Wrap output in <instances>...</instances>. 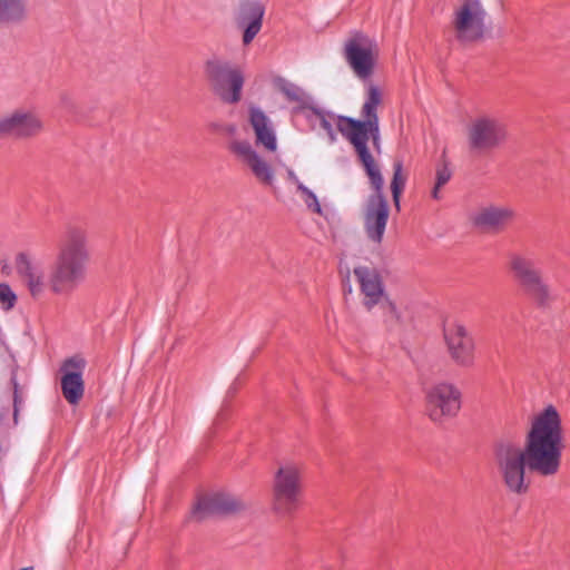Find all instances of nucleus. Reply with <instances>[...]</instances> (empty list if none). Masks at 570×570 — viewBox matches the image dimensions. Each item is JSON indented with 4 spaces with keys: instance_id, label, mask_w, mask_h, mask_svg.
<instances>
[{
    "instance_id": "1",
    "label": "nucleus",
    "mask_w": 570,
    "mask_h": 570,
    "mask_svg": "<svg viewBox=\"0 0 570 570\" xmlns=\"http://www.w3.org/2000/svg\"><path fill=\"white\" fill-rule=\"evenodd\" d=\"M89 259L86 230L72 227L68 229L48 276L42 266L27 252L16 255L14 265L31 296H41L46 292L55 296H69L86 279Z\"/></svg>"
},
{
    "instance_id": "2",
    "label": "nucleus",
    "mask_w": 570,
    "mask_h": 570,
    "mask_svg": "<svg viewBox=\"0 0 570 570\" xmlns=\"http://www.w3.org/2000/svg\"><path fill=\"white\" fill-rule=\"evenodd\" d=\"M528 466L542 474L553 475L560 466L562 423L558 410L547 405L533 414L527 432Z\"/></svg>"
},
{
    "instance_id": "3",
    "label": "nucleus",
    "mask_w": 570,
    "mask_h": 570,
    "mask_svg": "<svg viewBox=\"0 0 570 570\" xmlns=\"http://www.w3.org/2000/svg\"><path fill=\"white\" fill-rule=\"evenodd\" d=\"M364 168L374 188V194L367 198L364 205L363 228L367 240L379 246L383 242L390 216L389 205L383 195L384 180L375 161Z\"/></svg>"
},
{
    "instance_id": "4",
    "label": "nucleus",
    "mask_w": 570,
    "mask_h": 570,
    "mask_svg": "<svg viewBox=\"0 0 570 570\" xmlns=\"http://www.w3.org/2000/svg\"><path fill=\"white\" fill-rule=\"evenodd\" d=\"M303 466L292 460L276 464L272 476L273 509L287 514L298 504L302 494Z\"/></svg>"
},
{
    "instance_id": "5",
    "label": "nucleus",
    "mask_w": 570,
    "mask_h": 570,
    "mask_svg": "<svg viewBox=\"0 0 570 570\" xmlns=\"http://www.w3.org/2000/svg\"><path fill=\"white\" fill-rule=\"evenodd\" d=\"M494 458L499 475L508 491L514 494L525 493L529 487L525 480L528 449L511 441H503L497 445Z\"/></svg>"
},
{
    "instance_id": "6",
    "label": "nucleus",
    "mask_w": 570,
    "mask_h": 570,
    "mask_svg": "<svg viewBox=\"0 0 570 570\" xmlns=\"http://www.w3.org/2000/svg\"><path fill=\"white\" fill-rule=\"evenodd\" d=\"M384 101V88L374 82H364L363 102L360 110V119L354 118V125L364 146L372 140L373 147L381 153V135L379 108Z\"/></svg>"
},
{
    "instance_id": "7",
    "label": "nucleus",
    "mask_w": 570,
    "mask_h": 570,
    "mask_svg": "<svg viewBox=\"0 0 570 570\" xmlns=\"http://www.w3.org/2000/svg\"><path fill=\"white\" fill-rule=\"evenodd\" d=\"M424 400L426 415L436 424H443L456 417L462 406L460 389L448 381L430 385L425 390Z\"/></svg>"
},
{
    "instance_id": "8",
    "label": "nucleus",
    "mask_w": 570,
    "mask_h": 570,
    "mask_svg": "<svg viewBox=\"0 0 570 570\" xmlns=\"http://www.w3.org/2000/svg\"><path fill=\"white\" fill-rule=\"evenodd\" d=\"M304 112L306 118L314 126L318 125L327 132L331 141L336 140L335 130H338L355 148L364 167L374 163V158L372 157L368 147L364 146L361 141L354 125V118L323 112L315 109H304Z\"/></svg>"
},
{
    "instance_id": "9",
    "label": "nucleus",
    "mask_w": 570,
    "mask_h": 570,
    "mask_svg": "<svg viewBox=\"0 0 570 570\" xmlns=\"http://www.w3.org/2000/svg\"><path fill=\"white\" fill-rule=\"evenodd\" d=\"M379 53L375 39L361 32L353 33L344 45V55L351 69L364 82L372 81Z\"/></svg>"
},
{
    "instance_id": "10",
    "label": "nucleus",
    "mask_w": 570,
    "mask_h": 570,
    "mask_svg": "<svg viewBox=\"0 0 570 570\" xmlns=\"http://www.w3.org/2000/svg\"><path fill=\"white\" fill-rule=\"evenodd\" d=\"M507 139V124L494 115H480L472 119L468 127L469 147L476 153L495 149Z\"/></svg>"
},
{
    "instance_id": "11",
    "label": "nucleus",
    "mask_w": 570,
    "mask_h": 570,
    "mask_svg": "<svg viewBox=\"0 0 570 570\" xmlns=\"http://www.w3.org/2000/svg\"><path fill=\"white\" fill-rule=\"evenodd\" d=\"M487 11L481 0H461L453 12V27L461 41L472 42L485 33Z\"/></svg>"
},
{
    "instance_id": "12",
    "label": "nucleus",
    "mask_w": 570,
    "mask_h": 570,
    "mask_svg": "<svg viewBox=\"0 0 570 570\" xmlns=\"http://www.w3.org/2000/svg\"><path fill=\"white\" fill-rule=\"evenodd\" d=\"M443 341L450 360L456 366L472 368L475 365V342L462 322L453 321L445 324Z\"/></svg>"
},
{
    "instance_id": "13",
    "label": "nucleus",
    "mask_w": 570,
    "mask_h": 570,
    "mask_svg": "<svg viewBox=\"0 0 570 570\" xmlns=\"http://www.w3.org/2000/svg\"><path fill=\"white\" fill-rule=\"evenodd\" d=\"M43 130L40 116L28 108H16L0 117V137L31 138Z\"/></svg>"
},
{
    "instance_id": "14",
    "label": "nucleus",
    "mask_w": 570,
    "mask_h": 570,
    "mask_svg": "<svg viewBox=\"0 0 570 570\" xmlns=\"http://www.w3.org/2000/svg\"><path fill=\"white\" fill-rule=\"evenodd\" d=\"M509 267L513 277L537 301L543 303L549 298V287L530 258L519 253H512L509 256Z\"/></svg>"
},
{
    "instance_id": "15",
    "label": "nucleus",
    "mask_w": 570,
    "mask_h": 570,
    "mask_svg": "<svg viewBox=\"0 0 570 570\" xmlns=\"http://www.w3.org/2000/svg\"><path fill=\"white\" fill-rule=\"evenodd\" d=\"M228 150L254 177L264 185L274 184V170L267 160L246 139L234 138L228 142Z\"/></svg>"
},
{
    "instance_id": "16",
    "label": "nucleus",
    "mask_w": 570,
    "mask_h": 570,
    "mask_svg": "<svg viewBox=\"0 0 570 570\" xmlns=\"http://www.w3.org/2000/svg\"><path fill=\"white\" fill-rule=\"evenodd\" d=\"M363 295V305L367 311L383 305L386 293L383 281L376 269L366 266H357L353 271Z\"/></svg>"
},
{
    "instance_id": "17",
    "label": "nucleus",
    "mask_w": 570,
    "mask_h": 570,
    "mask_svg": "<svg viewBox=\"0 0 570 570\" xmlns=\"http://www.w3.org/2000/svg\"><path fill=\"white\" fill-rule=\"evenodd\" d=\"M248 121L255 137V145L269 154L278 151L276 129L271 118L256 106L248 109Z\"/></svg>"
},
{
    "instance_id": "18",
    "label": "nucleus",
    "mask_w": 570,
    "mask_h": 570,
    "mask_svg": "<svg viewBox=\"0 0 570 570\" xmlns=\"http://www.w3.org/2000/svg\"><path fill=\"white\" fill-rule=\"evenodd\" d=\"M205 76L213 91H223V83L225 80H229L235 90L243 88L244 77L240 70L233 68L230 63L218 57H212L205 62Z\"/></svg>"
},
{
    "instance_id": "19",
    "label": "nucleus",
    "mask_w": 570,
    "mask_h": 570,
    "mask_svg": "<svg viewBox=\"0 0 570 570\" xmlns=\"http://www.w3.org/2000/svg\"><path fill=\"white\" fill-rule=\"evenodd\" d=\"M245 508L244 502L229 493H215L197 501L193 509V515L204 519L212 513H232Z\"/></svg>"
},
{
    "instance_id": "20",
    "label": "nucleus",
    "mask_w": 570,
    "mask_h": 570,
    "mask_svg": "<svg viewBox=\"0 0 570 570\" xmlns=\"http://www.w3.org/2000/svg\"><path fill=\"white\" fill-rule=\"evenodd\" d=\"M514 218L509 206L488 205L479 208L472 216L475 226L487 229H500Z\"/></svg>"
},
{
    "instance_id": "21",
    "label": "nucleus",
    "mask_w": 570,
    "mask_h": 570,
    "mask_svg": "<svg viewBox=\"0 0 570 570\" xmlns=\"http://www.w3.org/2000/svg\"><path fill=\"white\" fill-rule=\"evenodd\" d=\"M27 16L26 0H0V26L20 23Z\"/></svg>"
},
{
    "instance_id": "22",
    "label": "nucleus",
    "mask_w": 570,
    "mask_h": 570,
    "mask_svg": "<svg viewBox=\"0 0 570 570\" xmlns=\"http://www.w3.org/2000/svg\"><path fill=\"white\" fill-rule=\"evenodd\" d=\"M61 390L70 404H77L85 390L81 373H65L61 377Z\"/></svg>"
},
{
    "instance_id": "23",
    "label": "nucleus",
    "mask_w": 570,
    "mask_h": 570,
    "mask_svg": "<svg viewBox=\"0 0 570 570\" xmlns=\"http://www.w3.org/2000/svg\"><path fill=\"white\" fill-rule=\"evenodd\" d=\"M264 6L257 0H245L240 4L238 24L263 23Z\"/></svg>"
},
{
    "instance_id": "24",
    "label": "nucleus",
    "mask_w": 570,
    "mask_h": 570,
    "mask_svg": "<svg viewBox=\"0 0 570 570\" xmlns=\"http://www.w3.org/2000/svg\"><path fill=\"white\" fill-rule=\"evenodd\" d=\"M275 85H276L277 89L291 102L298 104L299 106H305L309 100V96L303 88H301L299 86L284 79V78H278L275 81Z\"/></svg>"
},
{
    "instance_id": "25",
    "label": "nucleus",
    "mask_w": 570,
    "mask_h": 570,
    "mask_svg": "<svg viewBox=\"0 0 570 570\" xmlns=\"http://www.w3.org/2000/svg\"><path fill=\"white\" fill-rule=\"evenodd\" d=\"M452 177V169L446 161H441L435 167V178L431 190V197L434 200L441 199V189Z\"/></svg>"
},
{
    "instance_id": "26",
    "label": "nucleus",
    "mask_w": 570,
    "mask_h": 570,
    "mask_svg": "<svg viewBox=\"0 0 570 570\" xmlns=\"http://www.w3.org/2000/svg\"><path fill=\"white\" fill-rule=\"evenodd\" d=\"M393 169H394V174H393V179L391 181V190H392V195H393V202H394L395 206L399 208L400 207V198H401L402 191L405 187V177L402 174V164L401 163H395Z\"/></svg>"
},
{
    "instance_id": "27",
    "label": "nucleus",
    "mask_w": 570,
    "mask_h": 570,
    "mask_svg": "<svg viewBox=\"0 0 570 570\" xmlns=\"http://www.w3.org/2000/svg\"><path fill=\"white\" fill-rule=\"evenodd\" d=\"M297 191L301 194L302 199L304 200L306 207L309 210H312L318 215H323L322 206L318 202L317 196L315 195V193L313 190L307 188L305 185L299 184Z\"/></svg>"
},
{
    "instance_id": "28",
    "label": "nucleus",
    "mask_w": 570,
    "mask_h": 570,
    "mask_svg": "<svg viewBox=\"0 0 570 570\" xmlns=\"http://www.w3.org/2000/svg\"><path fill=\"white\" fill-rule=\"evenodd\" d=\"M17 303V295L7 283H0V305L6 312L11 311Z\"/></svg>"
},
{
    "instance_id": "29",
    "label": "nucleus",
    "mask_w": 570,
    "mask_h": 570,
    "mask_svg": "<svg viewBox=\"0 0 570 570\" xmlns=\"http://www.w3.org/2000/svg\"><path fill=\"white\" fill-rule=\"evenodd\" d=\"M224 92L216 91V95L225 102L235 104L239 101L242 96V88L235 90L233 83L229 80H225L223 83Z\"/></svg>"
},
{
    "instance_id": "30",
    "label": "nucleus",
    "mask_w": 570,
    "mask_h": 570,
    "mask_svg": "<svg viewBox=\"0 0 570 570\" xmlns=\"http://www.w3.org/2000/svg\"><path fill=\"white\" fill-rule=\"evenodd\" d=\"M4 348L7 350V352L9 353V357L11 358V366H12L11 383L13 385V407L18 406L20 409V406L22 404V399L19 395V385H18L17 376H16V367H17L16 360L6 345H4Z\"/></svg>"
},
{
    "instance_id": "31",
    "label": "nucleus",
    "mask_w": 570,
    "mask_h": 570,
    "mask_svg": "<svg viewBox=\"0 0 570 570\" xmlns=\"http://www.w3.org/2000/svg\"><path fill=\"white\" fill-rule=\"evenodd\" d=\"M263 23H245L239 24L244 29L243 42L244 45H248L253 41V39L261 31Z\"/></svg>"
},
{
    "instance_id": "32",
    "label": "nucleus",
    "mask_w": 570,
    "mask_h": 570,
    "mask_svg": "<svg viewBox=\"0 0 570 570\" xmlns=\"http://www.w3.org/2000/svg\"><path fill=\"white\" fill-rule=\"evenodd\" d=\"M386 314H389L392 318L400 320V312L396 307V304L390 299L386 295V301L383 302V305H380Z\"/></svg>"
},
{
    "instance_id": "33",
    "label": "nucleus",
    "mask_w": 570,
    "mask_h": 570,
    "mask_svg": "<svg viewBox=\"0 0 570 570\" xmlns=\"http://www.w3.org/2000/svg\"><path fill=\"white\" fill-rule=\"evenodd\" d=\"M85 365L86 361L82 357H72L66 362V367L75 370V373H81Z\"/></svg>"
},
{
    "instance_id": "34",
    "label": "nucleus",
    "mask_w": 570,
    "mask_h": 570,
    "mask_svg": "<svg viewBox=\"0 0 570 570\" xmlns=\"http://www.w3.org/2000/svg\"><path fill=\"white\" fill-rule=\"evenodd\" d=\"M287 179L295 184L296 185V188L298 189V185L302 184L298 179V177L296 176V174L292 170V169H287Z\"/></svg>"
},
{
    "instance_id": "35",
    "label": "nucleus",
    "mask_w": 570,
    "mask_h": 570,
    "mask_svg": "<svg viewBox=\"0 0 570 570\" xmlns=\"http://www.w3.org/2000/svg\"><path fill=\"white\" fill-rule=\"evenodd\" d=\"M225 130L227 134L233 136L236 134L237 127L235 125H228Z\"/></svg>"
},
{
    "instance_id": "36",
    "label": "nucleus",
    "mask_w": 570,
    "mask_h": 570,
    "mask_svg": "<svg viewBox=\"0 0 570 570\" xmlns=\"http://www.w3.org/2000/svg\"><path fill=\"white\" fill-rule=\"evenodd\" d=\"M60 102H61L62 105H66V106H67V105H69V104H70V99H69V97H68L67 95H65V94H63V95H60Z\"/></svg>"
},
{
    "instance_id": "37",
    "label": "nucleus",
    "mask_w": 570,
    "mask_h": 570,
    "mask_svg": "<svg viewBox=\"0 0 570 570\" xmlns=\"http://www.w3.org/2000/svg\"><path fill=\"white\" fill-rule=\"evenodd\" d=\"M19 410L20 409L18 406L13 407V422H14V424H18Z\"/></svg>"
},
{
    "instance_id": "38",
    "label": "nucleus",
    "mask_w": 570,
    "mask_h": 570,
    "mask_svg": "<svg viewBox=\"0 0 570 570\" xmlns=\"http://www.w3.org/2000/svg\"><path fill=\"white\" fill-rule=\"evenodd\" d=\"M21 570H33V568H23Z\"/></svg>"
}]
</instances>
